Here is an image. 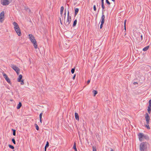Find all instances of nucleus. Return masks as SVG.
I'll use <instances>...</instances> for the list:
<instances>
[{
  "label": "nucleus",
  "mask_w": 151,
  "mask_h": 151,
  "mask_svg": "<svg viewBox=\"0 0 151 151\" xmlns=\"http://www.w3.org/2000/svg\"><path fill=\"white\" fill-rule=\"evenodd\" d=\"M104 24V23H101L100 26V28L101 29L102 28L103 24Z\"/></svg>",
  "instance_id": "nucleus-35"
},
{
  "label": "nucleus",
  "mask_w": 151,
  "mask_h": 151,
  "mask_svg": "<svg viewBox=\"0 0 151 151\" xmlns=\"http://www.w3.org/2000/svg\"><path fill=\"white\" fill-rule=\"evenodd\" d=\"M8 146L11 149H14V147L11 145H8Z\"/></svg>",
  "instance_id": "nucleus-24"
},
{
  "label": "nucleus",
  "mask_w": 151,
  "mask_h": 151,
  "mask_svg": "<svg viewBox=\"0 0 151 151\" xmlns=\"http://www.w3.org/2000/svg\"><path fill=\"white\" fill-rule=\"evenodd\" d=\"M64 10V7L63 6L61 7L60 8V14L61 16H62V14L63 13V11Z\"/></svg>",
  "instance_id": "nucleus-15"
},
{
  "label": "nucleus",
  "mask_w": 151,
  "mask_h": 151,
  "mask_svg": "<svg viewBox=\"0 0 151 151\" xmlns=\"http://www.w3.org/2000/svg\"><path fill=\"white\" fill-rule=\"evenodd\" d=\"M4 11L2 12L0 14V17H4Z\"/></svg>",
  "instance_id": "nucleus-21"
},
{
  "label": "nucleus",
  "mask_w": 151,
  "mask_h": 151,
  "mask_svg": "<svg viewBox=\"0 0 151 151\" xmlns=\"http://www.w3.org/2000/svg\"><path fill=\"white\" fill-rule=\"evenodd\" d=\"M146 121V124H149L150 123V119H145Z\"/></svg>",
  "instance_id": "nucleus-30"
},
{
  "label": "nucleus",
  "mask_w": 151,
  "mask_h": 151,
  "mask_svg": "<svg viewBox=\"0 0 151 151\" xmlns=\"http://www.w3.org/2000/svg\"><path fill=\"white\" fill-rule=\"evenodd\" d=\"M12 1V0H1V4L4 6L9 5Z\"/></svg>",
  "instance_id": "nucleus-5"
},
{
  "label": "nucleus",
  "mask_w": 151,
  "mask_h": 151,
  "mask_svg": "<svg viewBox=\"0 0 151 151\" xmlns=\"http://www.w3.org/2000/svg\"><path fill=\"white\" fill-rule=\"evenodd\" d=\"M22 78V75H19V77L17 79V81L18 82H20V81H21V80Z\"/></svg>",
  "instance_id": "nucleus-11"
},
{
  "label": "nucleus",
  "mask_w": 151,
  "mask_h": 151,
  "mask_svg": "<svg viewBox=\"0 0 151 151\" xmlns=\"http://www.w3.org/2000/svg\"><path fill=\"white\" fill-rule=\"evenodd\" d=\"M47 148V147H45L44 150L45 151H46Z\"/></svg>",
  "instance_id": "nucleus-51"
},
{
  "label": "nucleus",
  "mask_w": 151,
  "mask_h": 151,
  "mask_svg": "<svg viewBox=\"0 0 151 151\" xmlns=\"http://www.w3.org/2000/svg\"><path fill=\"white\" fill-rule=\"evenodd\" d=\"M66 15V10H65V12L64 14V20H65V19Z\"/></svg>",
  "instance_id": "nucleus-36"
},
{
  "label": "nucleus",
  "mask_w": 151,
  "mask_h": 151,
  "mask_svg": "<svg viewBox=\"0 0 151 151\" xmlns=\"http://www.w3.org/2000/svg\"><path fill=\"white\" fill-rule=\"evenodd\" d=\"M105 18V15L104 14H102L101 18V23H104V19Z\"/></svg>",
  "instance_id": "nucleus-9"
},
{
  "label": "nucleus",
  "mask_w": 151,
  "mask_h": 151,
  "mask_svg": "<svg viewBox=\"0 0 151 151\" xmlns=\"http://www.w3.org/2000/svg\"><path fill=\"white\" fill-rule=\"evenodd\" d=\"M140 37H141V40L140 41H142V39H143V36H142V35H141L140 36Z\"/></svg>",
  "instance_id": "nucleus-39"
},
{
  "label": "nucleus",
  "mask_w": 151,
  "mask_h": 151,
  "mask_svg": "<svg viewBox=\"0 0 151 151\" xmlns=\"http://www.w3.org/2000/svg\"><path fill=\"white\" fill-rule=\"evenodd\" d=\"M29 37L31 42L33 43L34 48L35 49L37 48V43L36 40L35 39L34 37L32 34H29Z\"/></svg>",
  "instance_id": "nucleus-1"
},
{
  "label": "nucleus",
  "mask_w": 151,
  "mask_h": 151,
  "mask_svg": "<svg viewBox=\"0 0 151 151\" xmlns=\"http://www.w3.org/2000/svg\"><path fill=\"white\" fill-rule=\"evenodd\" d=\"M145 126L148 129H150V128L149 125V124H146L145 125Z\"/></svg>",
  "instance_id": "nucleus-25"
},
{
  "label": "nucleus",
  "mask_w": 151,
  "mask_h": 151,
  "mask_svg": "<svg viewBox=\"0 0 151 151\" xmlns=\"http://www.w3.org/2000/svg\"><path fill=\"white\" fill-rule=\"evenodd\" d=\"M149 104L151 105V99L149 100Z\"/></svg>",
  "instance_id": "nucleus-42"
},
{
  "label": "nucleus",
  "mask_w": 151,
  "mask_h": 151,
  "mask_svg": "<svg viewBox=\"0 0 151 151\" xmlns=\"http://www.w3.org/2000/svg\"><path fill=\"white\" fill-rule=\"evenodd\" d=\"M12 130L13 131V134L14 136L16 135V130L13 129H12Z\"/></svg>",
  "instance_id": "nucleus-23"
},
{
  "label": "nucleus",
  "mask_w": 151,
  "mask_h": 151,
  "mask_svg": "<svg viewBox=\"0 0 151 151\" xmlns=\"http://www.w3.org/2000/svg\"><path fill=\"white\" fill-rule=\"evenodd\" d=\"M90 80H88L87 81V85H88V84L89 83H90Z\"/></svg>",
  "instance_id": "nucleus-38"
},
{
  "label": "nucleus",
  "mask_w": 151,
  "mask_h": 151,
  "mask_svg": "<svg viewBox=\"0 0 151 151\" xmlns=\"http://www.w3.org/2000/svg\"><path fill=\"white\" fill-rule=\"evenodd\" d=\"M101 7H102V9L104 10V9L105 8V6L104 5V3H101Z\"/></svg>",
  "instance_id": "nucleus-29"
},
{
  "label": "nucleus",
  "mask_w": 151,
  "mask_h": 151,
  "mask_svg": "<svg viewBox=\"0 0 151 151\" xmlns=\"http://www.w3.org/2000/svg\"><path fill=\"white\" fill-rule=\"evenodd\" d=\"M125 32V35H126V32Z\"/></svg>",
  "instance_id": "nucleus-58"
},
{
  "label": "nucleus",
  "mask_w": 151,
  "mask_h": 151,
  "mask_svg": "<svg viewBox=\"0 0 151 151\" xmlns=\"http://www.w3.org/2000/svg\"><path fill=\"white\" fill-rule=\"evenodd\" d=\"M77 19H75L74 21L73 24V27H74L76 26V24H77Z\"/></svg>",
  "instance_id": "nucleus-18"
},
{
  "label": "nucleus",
  "mask_w": 151,
  "mask_h": 151,
  "mask_svg": "<svg viewBox=\"0 0 151 151\" xmlns=\"http://www.w3.org/2000/svg\"><path fill=\"white\" fill-rule=\"evenodd\" d=\"M75 70V68H72L71 70L72 73L73 74L74 73Z\"/></svg>",
  "instance_id": "nucleus-27"
},
{
  "label": "nucleus",
  "mask_w": 151,
  "mask_h": 151,
  "mask_svg": "<svg viewBox=\"0 0 151 151\" xmlns=\"http://www.w3.org/2000/svg\"><path fill=\"white\" fill-rule=\"evenodd\" d=\"M42 113H41L40 115H39V118H40V121L41 122V123H42Z\"/></svg>",
  "instance_id": "nucleus-20"
},
{
  "label": "nucleus",
  "mask_w": 151,
  "mask_h": 151,
  "mask_svg": "<svg viewBox=\"0 0 151 151\" xmlns=\"http://www.w3.org/2000/svg\"><path fill=\"white\" fill-rule=\"evenodd\" d=\"M76 74H75V75H74L73 76V79L74 80L75 78V77H76Z\"/></svg>",
  "instance_id": "nucleus-40"
},
{
  "label": "nucleus",
  "mask_w": 151,
  "mask_h": 151,
  "mask_svg": "<svg viewBox=\"0 0 151 151\" xmlns=\"http://www.w3.org/2000/svg\"><path fill=\"white\" fill-rule=\"evenodd\" d=\"M95 151H96V150L95 147Z\"/></svg>",
  "instance_id": "nucleus-56"
},
{
  "label": "nucleus",
  "mask_w": 151,
  "mask_h": 151,
  "mask_svg": "<svg viewBox=\"0 0 151 151\" xmlns=\"http://www.w3.org/2000/svg\"><path fill=\"white\" fill-rule=\"evenodd\" d=\"M96 6H95V11H96Z\"/></svg>",
  "instance_id": "nucleus-55"
},
{
  "label": "nucleus",
  "mask_w": 151,
  "mask_h": 151,
  "mask_svg": "<svg viewBox=\"0 0 151 151\" xmlns=\"http://www.w3.org/2000/svg\"><path fill=\"white\" fill-rule=\"evenodd\" d=\"M75 9V16L77 14H78V11L79 9L77 8H74Z\"/></svg>",
  "instance_id": "nucleus-12"
},
{
  "label": "nucleus",
  "mask_w": 151,
  "mask_h": 151,
  "mask_svg": "<svg viewBox=\"0 0 151 151\" xmlns=\"http://www.w3.org/2000/svg\"><path fill=\"white\" fill-rule=\"evenodd\" d=\"M148 108H151V105L149 104L148 106Z\"/></svg>",
  "instance_id": "nucleus-46"
},
{
  "label": "nucleus",
  "mask_w": 151,
  "mask_h": 151,
  "mask_svg": "<svg viewBox=\"0 0 151 151\" xmlns=\"http://www.w3.org/2000/svg\"><path fill=\"white\" fill-rule=\"evenodd\" d=\"M139 149L141 151H146L147 149V142H143L141 143L139 146Z\"/></svg>",
  "instance_id": "nucleus-3"
},
{
  "label": "nucleus",
  "mask_w": 151,
  "mask_h": 151,
  "mask_svg": "<svg viewBox=\"0 0 151 151\" xmlns=\"http://www.w3.org/2000/svg\"><path fill=\"white\" fill-rule=\"evenodd\" d=\"M138 135L139 137V140L140 141H142L143 139V134L142 133H139L138 134Z\"/></svg>",
  "instance_id": "nucleus-7"
},
{
  "label": "nucleus",
  "mask_w": 151,
  "mask_h": 151,
  "mask_svg": "<svg viewBox=\"0 0 151 151\" xmlns=\"http://www.w3.org/2000/svg\"><path fill=\"white\" fill-rule=\"evenodd\" d=\"M73 148L75 151H77V149L76 147V144L75 142L74 143Z\"/></svg>",
  "instance_id": "nucleus-17"
},
{
  "label": "nucleus",
  "mask_w": 151,
  "mask_h": 151,
  "mask_svg": "<svg viewBox=\"0 0 151 151\" xmlns=\"http://www.w3.org/2000/svg\"><path fill=\"white\" fill-rule=\"evenodd\" d=\"M65 21V20H64ZM71 20H70V19H68L67 18V20H66V22H65V25L66 26H68V25L71 22Z\"/></svg>",
  "instance_id": "nucleus-8"
},
{
  "label": "nucleus",
  "mask_w": 151,
  "mask_h": 151,
  "mask_svg": "<svg viewBox=\"0 0 151 151\" xmlns=\"http://www.w3.org/2000/svg\"><path fill=\"white\" fill-rule=\"evenodd\" d=\"M12 142H13V143L14 144H16V141H15V139L13 138V139H12Z\"/></svg>",
  "instance_id": "nucleus-32"
},
{
  "label": "nucleus",
  "mask_w": 151,
  "mask_h": 151,
  "mask_svg": "<svg viewBox=\"0 0 151 151\" xmlns=\"http://www.w3.org/2000/svg\"><path fill=\"white\" fill-rule=\"evenodd\" d=\"M147 111L150 114L151 113V108H148Z\"/></svg>",
  "instance_id": "nucleus-28"
},
{
  "label": "nucleus",
  "mask_w": 151,
  "mask_h": 151,
  "mask_svg": "<svg viewBox=\"0 0 151 151\" xmlns=\"http://www.w3.org/2000/svg\"><path fill=\"white\" fill-rule=\"evenodd\" d=\"M92 92L93 93V95L94 96V90L93 89Z\"/></svg>",
  "instance_id": "nucleus-41"
},
{
  "label": "nucleus",
  "mask_w": 151,
  "mask_h": 151,
  "mask_svg": "<svg viewBox=\"0 0 151 151\" xmlns=\"http://www.w3.org/2000/svg\"><path fill=\"white\" fill-rule=\"evenodd\" d=\"M112 1H115V0H111Z\"/></svg>",
  "instance_id": "nucleus-57"
},
{
  "label": "nucleus",
  "mask_w": 151,
  "mask_h": 151,
  "mask_svg": "<svg viewBox=\"0 0 151 151\" xmlns=\"http://www.w3.org/2000/svg\"><path fill=\"white\" fill-rule=\"evenodd\" d=\"M4 17H0V22H2L4 21Z\"/></svg>",
  "instance_id": "nucleus-31"
},
{
  "label": "nucleus",
  "mask_w": 151,
  "mask_h": 151,
  "mask_svg": "<svg viewBox=\"0 0 151 151\" xmlns=\"http://www.w3.org/2000/svg\"><path fill=\"white\" fill-rule=\"evenodd\" d=\"M101 3H104V0H101Z\"/></svg>",
  "instance_id": "nucleus-49"
},
{
  "label": "nucleus",
  "mask_w": 151,
  "mask_h": 151,
  "mask_svg": "<svg viewBox=\"0 0 151 151\" xmlns=\"http://www.w3.org/2000/svg\"><path fill=\"white\" fill-rule=\"evenodd\" d=\"M49 143L48 142V141H47L46 142V144L45 145V147L48 148L49 147Z\"/></svg>",
  "instance_id": "nucleus-26"
},
{
  "label": "nucleus",
  "mask_w": 151,
  "mask_h": 151,
  "mask_svg": "<svg viewBox=\"0 0 151 151\" xmlns=\"http://www.w3.org/2000/svg\"><path fill=\"white\" fill-rule=\"evenodd\" d=\"M35 126L36 129L37 130H38L39 129V127L38 125H37V124H35Z\"/></svg>",
  "instance_id": "nucleus-22"
},
{
  "label": "nucleus",
  "mask_w": 151,
  "mask_h": 151,
  "mask_svg": "<svg viewBox=\"0 0 151 151\" xmlns=\"http://www.w3.org/2000/svg\"><path fill=\"white\" fill-rule=\"evenodd\" d=\"M98 93V92L97 91L95 90V96Z\"/></svg>",
  "instance_id": "nucleus-45"
},
{
  "label": "nucleus",
  "mask_w": 151,
  "mask_h": 151,
  "mask_svg": "<svg viewBox=\"0 0 151 151\" xmlns=\"http://www.w3.org/2000/svg\"><path fill=\"white\" fill-rule=\"evenodd\" d=\"M11 67L16 71L18 75L19 74L20 69L18 67L14 65H11Z\"/></svg>",
  "instance_id": "nucleus-4"
},
{
  "label": "nucleus",
  "mask_w": 151,
  "mask_h": 151,
  "mask_svg": "<svg viewBox=\"0 0 151 151\" xmlns=\"http://www.w3.org/2000/svg\"><path fill=\"white\" fill-rule=\"evenodd\" d=\"M3 76L4 78H5L6 81L8 83H11V81L10 79L8 77L7 75L5 73H2Z\"/></svg>",
  "instance_id": "nucleus-6"
},
{
  "label": "nucleus",
  "mask_w": 151,
  "mask_h": 151,
  "mask_svg": "<svg viewBox=\"0 0 151 151\" xmlns=\"http://www.w3.org/2000/svg\"><path fill=\"white\" fill-rule=\"evenodd\" d=\"M22 106V103L19 102L17 106V109H19Z\"/></svg>",
  "instance_id": "nucleus-13"
},
{
  "label": "nucleus",
  "mask_w": 151,
  "mask_h": 151,
  "mask_svg": "<svg viewBox=\"0 0 151 151\" xmlns=\"http://www.w3.org/2000/svg\"><path fill=\"white\" fill-rule=\"evenodd\" d=\"M20 82H21V85H23L24 84V80H21V81H20Z\"/></svg>",
  "instance_id": "nucleus-34"
},
{
  "label": "nucleus",
  "mask_w": 151,
  "mask_h": 151,
  "mask_svg": "<svg viewBox=\"0 0 151 151\" xmlns=\"http://www.w3.org/2000/svg\"><path fill=\"white\" fill-rule=\"evenodd\" d=\"M68 15H69V12L68 11Z\"/></svg>",
  "instance_id": "nucleus-53"
},
{
  "label": "nucleus",
  "mask_w": 151,
  "mask_h": 151,
  "mask_svg": "<svg viewBox=\"0 0 151 151\" xmlns=\"http://www.w3.org/2000/svg\"><path fill=\"white\" fill-rule=\"evenodd\" d=\"M93 151H94V147L93 146Z\"/></svg>",
  "instance_id": "nucleus-50"
},
{
  "label": "nucleus",
  "mask_w": 151,
  "mask_h": 151,
  "mask_svg": "<svg viewBox=\"0 0 151 151\" xmlns=\"http://www.w3.org/2000/svg\"><path fill=\"white\" fill-rule=\"evenodd\" d=\"M106 4H108L109 5L110 4V3L109 2V1L108 0H106Z\"/></svg>",
  "instance_id": "nucleus-33"
},
{
  "label": "nucleus",
  "mask_w": 151,
  "mask_h": 151,
  "mask_svg": "<svg viewBox=\"0 0 151 151\" xmlns=\"http://www.w3.org/2000/svg\"><path fill=\"white\" fill-rule=\"evenodd\" d=\"M127 20H125L124 21V26H126V22Z\"/></svg>",
  "instance_id": "nucleus-44"
},
{
  "label": "nucleus",
  "mask_w": 151,
  "mask_h": 151,
  "mask_svg": "<svg viewBox=\"0 0 151 151\" xmlns=\"http://www.w3.org/2000/svg\"><path fill=\"white\" fill-rule=\"evenodd\" d=\"M75 116L76 120L79 121V119L78 114L77 113H75Z\"/></svg>",
  "instance_id": "nucleus-10"
},
{
  "label": "nucleus",
  "mask_w": 151,
  "mask_h": 151,
  "mask_svg": "<svg viewBox=\"0 0 151 151\" xmlns=\"http://www.w3.org/2000/svg\"><path fill=\"white\" fill-rule=\"evenodd\" d=\"M94 8H95L94 5L93 6V9L94 10Z\"/></svg>",
  "instance_id": "nucleus-54"
},
{
  "label": "nucleus",
  "mask_w": 151,
  "mask_h": 151,
  "mask_svg": "<svg viewBox=\"0 0 151 151\" xmlns=\"http://www.w3.org/2000/svg\"><path fill=\"white\" fill-rule=\"evenodd\" d=\"M133 84L134 85H136V84H138V83L137 82H134L133 83Z\"/></svg>",
  "instance_id": "nucleus-43"
},
{
  "label": "nucleus",
  "mask_w": 151,
  "mask_h": 151,
  "mask_svg": "<svg viewBox=\"0 0 151 151\" xmlns=\"http://www.w3.org/2000/svg\"><path fill=\"white\" fill-rule=\"evenodd\" d=\"M60 23L62 24V21H61V18H60Z\"/></svg>",
  "instance_id": "nucleus-47"
},
{
  "label": "nucleus",
  "mask_w": 151,
  "mask_h": 151,
  "mask_svg": "<svg viewBox=\"0 0 151 151\" xmlns=\"http://www.w3.org/2000/svg\"><path fill=\"white\" fill-rule=\"evenodd\" d=\"M67 18L71 20V17L69 15H68Z\"/></svg>",
  "instance_id": "nucleus-37"
},
{
  "label": "nucleus",
  "mask_w": 151,
  "mask_h": 151,
  "mask_svg": "<svg viewBox=\"0 0 151 151\" xmlns=\"http://www.w3.org/2000/svg\"><path fill=\"white\" fill-rule=\"evenodd\" d=\"M143 138L147 140H148L149 139V137L147 135H144L143 136Z\"/></svg>",
  "instance_id": "nucleus-19"
},
{
  "label": "nucleus",
  "mask_w": 151,
  "mask_h": 151,
  "mask_svg": "<svg viewBox=\"0 0 151 151\" xmlns=\"http://www.w3.org/2000/svg\"><path fill=\"white\" fill-rule=\"evenodd\" d=\"M13 24L14 26V29L16 32L19 36H21L22 35L21 32L18 25L15 22H13Z\"/></svg>",
  "instance_id": "nucleus-2"
},
{
  "label": "nucleus",
  "mask_w": 151,
  "mask_h": 151,
  "mask_svg": "<svg viewBox=\"0 0 151 151\" xmlns=\"http://www.w3.org/2000/svg\"><path fill=\"white\" fill-rule=\"evenodd\" d=\"M145 119H150V116L148 114L146 113L145 114Z\"/></svg>",
  "instance_id": "nucleus-14"
},
{
  "label": "nucleus",
  "mask_w": 151,
  "mask_h": 151,
  "mask_svg": "<svg viewBox=\"0 0 151 151\" xmlns=\"http://www.w3.org/2000/svg\"><path fill=\"white\" fill-rule=\"evenodd\" d=\"M98 111V112H99V111ZM98 114H99L98 112Z\"/></svg>",
  "instance_id": "nucleus-59"
},
{
  "label": "nucleus",
  "mask_w": 151,
  "mask_h": 151,
  "mask_svg": "<svg viewBox=\"0 0 151 151\" xmlns=\"http://www.w3.org/2000/svg\"><path fill=\"white\" fill-rule=\"evenodd\" d=\"M110 151H114L113 149L112 148H110Z\"/></svg>",
  "instance_id": "nucleus-52"
},
{
  "label": "nucleus",
  "mask_w": 151,
  "mask_h": 151,
  "mask_svg": "<svg viewBox=\"0 0 151 151\" xmlns=\"http://www.w3.org/2000/svg\"><path fill=\"white\" fill-rule=\"evenodd\" d=\"M124 29L125 30V32L126 31V26H124Z\"/></svg>",
  "instance_id": "nucleus-48"
},
{
  "label": "nucleus",
  "mask_w": 151,
  "mask_h": 151,
  "mask_svg": "<svg viewBox=\"0 0 151 151\" xmlns=\"http://www.w3.org/2000/svg\"><path fill=\"white\" fill-rule=\"evenodd\" d=\"M149 46H147L145 47L143 49V50L144 51H146L147 50H148V49L149 48Z\"/></svg>",
  "instance_id": "nucleus-16"
},
{
  "label": "nucleus",
  "mask_w": 151,
  "mask_h": 151,
  "mask_svg": "<svg viewBox=\"0 0 151 151\" xmlns=\"http://www.w3.org/2000/svg\"><path fill=\"white\" fill-rule=\"evenodd\" d=\"M13 151H14V150Z\"/></svg>",
  "instance_id": "nucleus-60"
}]
</instances>
